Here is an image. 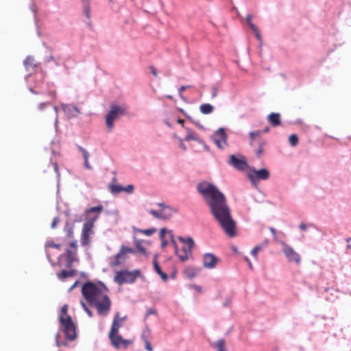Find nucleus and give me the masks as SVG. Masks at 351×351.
Returning <instances> with one entry per match:
<instances>
[{"instance_id":"nucleus-1","label":"nucleus","mask_w":351,"mask_h":351,"mask_svg":"<svg viewBox=\"0 0 351 351\" xmlns=\"http://www.w3.org/2000/svg\"><path fill=\"white\" fill-rule=\"evenodd\" d=\"M199 193L210 207V213L224 233L229 237L236 236V223L225 196L214 185L203 182L197 185Z\"/></svg>"},{"instance_id":"nucleus-2","label":"nucleus","mask_w":351,"mask_h":351,"mask_svg":"<svg viewBox=\"0 0 351 351\" xmlns=\"http://www.w3.org/2000/svg\"><path fill=\"white\" fill-rule=\"evenodd\" d=\"M81 291L88 304L96 308L99 315L105 317L108 315L112 302L104 285L88 281L83 285Z\"/></svg>"},{"instance_id":"nucleus-3","label":"nucleus","mask_w":351,"mask_h":351,"mask_svg":"<svg viewBox=\"0 0 351 351\" xmlns=\"http://www.w3.org/2000/svg\"><path fill=\"white\" fill-rule=\"evenodd\" d=\"M68 305L64 304L61 308V315L59 320L62 330L65 334L66 339L72 341L76 337V328L71 316L67 315Z\"/></svg>"},{"instance_id":"nucleus-4","label":"nucleus","mask_w":351,"mask_h":351,"mask_svg":"<svg viewBox=\"0 0 351 351\" xmlns=\"http://www.w3.org/2000/svg\"><path fill=\"white\" fill-rule=\"evenodd\" d=\"M140 270L135 269L130 271L127 269H122L115 273L114 276V281L119 285H122L125 283L132 284L134 283L136 278L141 277Z\"/></svg>"},{"instance_id":"nucleus-5","label":"nucleus","mask_w":351,"mask_h":351,"mask_svg":"<svg viewBox=\"0 0 351 351\" xmlns=\"http://www.w3.org/2000/svg\"><path fill=\"white\" fill-rule=\"evenodd\" d=\"M168 233L169 234V236L171 237V241L175 248L176 253L179 256L180 259L182 261H186V260H188L189 254L191 253V250L194 245V241L192 239V238H188L187 239H184L182 237H178L179 240L185 244V245H184L182 247L183 254H178V245L173 238V232L171 230H169Z\"/></svg>"},{"instance_id":"nucleus-6","label":"nucleus","mask_w":351,"mask_h":351,"mask_svg":"<svg viewBox=\"0 0 351 351\" xmlns=\"http://www.w3.org/2000/svg\"><path fill=\"white\" fill-rule=\"evenodd\" d=\"M124 113V108L117 105H112L110 110L106 116V123L109 130L114 128V121Z\"/></svg>"},{"instance_id":"nucleus-7","label":"nucleus","mask_w":351,"mask_h":351,"mask_svg":"<svg viewBox=\"0 0 351 351\" xmlns=\"http://www.w3.org/2000/svg\"><path fill=\"white\" fill-rule=\"evenodd\" d=\"M108 337L112 345L116 349H126L130 346L133 344V341L132 339H123V337L119 334V332L113 334L112 335L111 333H109Z\"/></svg>"},{"instance_id":"nucleus-8","label":"nucleus","mask_w":351,"mask_h":351,"mask_svg":"<svg viewBox=\"0 0 351 351\" xmlns=\"http://www.w3.org/2000/svg\"><path fill=\"white\" fill-rule=\"evenodd\" d=\"M247 176L251 182L256 183L260 180H267L270 176V173L265 168H263L258 170L253 168L250 170Z\"/></svg>"},{"instance_id":"nucleus-9","label":"nucleus","mask_w":351,"mask_h":351,"mask_svg":"<svg viewBox=\"0 0 351 351\" xmlns=\"http://www.w3.org/2000/svg\"><path fill=\"white\" fill-rule=\"evenodd\" d=\"M134 252L135 250L132 247L122 245L119 252L114 256V260L110 265L112 267L119 265L126 260L128 254H134Z\"/></svg>"},{"instance_id":"nucleus-10","label":"nucleus","mask_w":351,"mask_h":351,"mask_svg":"<svg viewBox=\"0 0 351 351\" xmlns=\"http://www.w3.org/2000/svg\"><path fill=\"white\" fill-rule=\"evenodd\" d=\"M97 220V217H89L88 222L85 223L82 229V245H87L90 242V234L92 230L94 222Z\"/></svg>"},{"instance_id":"nucleus-11","label":"nucleus","mask_w":351,"mask_h":351,"mask_svg":"<svg viewBox=\"0 0 351 351\" xmlns=\"http://www.w3.org/2000/svg\"><path fill=\"white\" fill-rule=\"evenodd\" d=\"M228 164L239 171H243L248 167V164L244 156H239L237 158L235 155L230 156Z\"/></svg>"},{"instance_id":"nucleus-12","label":"nucleus","mask_w":351,"mask_h":351,"mask_svg":"<svg viewBox=\"0 0 351 351\" xmlns=\"http://www.w3.org/2000/svg\"><path fill=\"white\" fill-rule=\"evenodd\" d=\"M282 251L290 262H294L297 265L300 263V256L289 245L285 242H281Z\"/></svg>"},{"instance_id":"nucleus-13","label":"nucleus","mask_w":351,"mask_h":351,"mask_svg":"<svg viewBox=\"0 0 351 351\" xmlns=\"http://www.w3.org/2000/svg\"><path fill=\"white\" fill-rule=\"evenodd\" d=\"M215 143L221 149H223L227 145V135L224 129H218L213 135Z\"/></svg>"},{"instance_id":"nucleus-14","label":"nucleus","mask_w":351,"mask_h":351,"mask_svg":"<svg viewBox=\"0 0 351 351\" xmlns=\"http://www.w3.org/2000/svg\"><path fill=\"white\" fill-rule=\"evenodd\" d=\"M218 258L213 254L207 253L204 256V266L208 269H213L218 263Z\"/></svg>"},{"instance_id":"nucleus-15","label":"nucleus","mask_w":351,"mask_h":351,"mask_svg":"<svg viewBox=\"0 0 351 351\" xmlns=\"http://www.w3.org/2000/svg\"><path fill=\"white\" fill-rule=\"evenodd\" d=\"M124 319V317H119V313H117L114 317L111 329L109 333H111L112 335L113 334L119 332V330L122 326Z\"/></svg>"},{"instance_id":"nucleus-16","label":"nucleus","mask_w":351,"mask_h":351,"mask_svg":"<svg viewBox=\"0 0 351 351\" xmlns=\"http://www.w3.org/2000/svg\"><path fill=\"white\" fill-rule=\"evenodd\" d=\"M76 255L77 251L75 250L67 249L66 250V263L64 265L66 267L70 268L72 267L73 263L77 261Z\"/></svg>"},{"instance_id":"nucleus-17","label":"nucleus","mask_w":351,"mask_h":351,"mask_svg":"<svg viewBox=\"0 0 351 351\" xmlns=\"http://www.w3.org/2000/svg\"><path fill=\"white\" fill-rule=\"evenodd\" d=\"M151 337V331L150 329L146 326L145 328L142 331L141 338L145 343V348L148 351H153V348L149 341Z\"/></svg>"},{"instance_id":"nucleus-18","label":"nucleus","mask_w":351,"mask_h":351,"mask_svg":"<svg viewBox=\"0 0 351 351\" xmlns=\"http://www.w3.org/2000/svg\"><path fill=\"white\" fill-rule=\"evenodd\" d=\"M157 205L162 208L160 211L164 219H169L173 215V213L176 211L172 207L165 205L163 203H158Z\"/></svg>"},{"instance_id":"nucleus-19","label":"nucleus","mask_w":351,"mask_h":351,"mask_svg":"<svg viewBox=\"0 0 351 351\" xmlns=\"http://www.w3.org/2000/svg\"><path fill=\"white\" fill-rule=\"evenodd\" d=\"M267 119L274 127L279 126L281 124L280 115L279 113L271 112L268 115Z\"/></svg>"},{"instance_id":"nucleus-20","label":"nucleus","mask_w":351,"mask_h":351,"mask_svg":"<svg viewBox=\"0 0 351 351\" xmlns=\"http://www.w3.org/2000/svg\"><path fill=\"white\" fill-rule=\"evenodd\" d=\"M77 271L74 269L66 271L65 269L62 270L60 273L57 274L58 279L64 280L69 277H73L75 276Z\"/></svg>"},{"instance_id":"nucleus-21","label":"nucleus","mask_w":351,"mask_h":351,"mask_svg":"<svg viewBox=\"0 0 351 351\" xmlns=\"http://www.w3.org/2000/svg\"><path fill=\"white\" fill-rule=\"evenodd\" d=\"M63 110L65 112L69 113L71 117H75L80 112L76 106L71 105H66L63 106Z\"/></svg>"},{"instance_id":"nucleus-22","label":"nucleus","mask_w":351,"mask_h":351,"mask_svg":"<svg viewBox=\"0 0 351 351\" xmlns=\"http://www.w3.org/2000/svg\"><path fill=\"white\" fill-rule=\"evenodd\" d=\"M26 69H34L36 66L35 59L32 56H27L24 60Z\"/></svg>"},{"instance_id":"nucleus-23","label":"nucleus","mask_w":351,"mask_h":351,"mask_svg":"<svg viewBox=\"0 0 351 351\" xmlns=\"http://www.w3.org/2000/svg\"><path fill=\"white\" fill-rule=\"evenodd\" d=\"M154 267L156 272L161 277L163 281L166 282L168 279V276L162 271L156 261H154Z\"/></svg>"},{"instance_id":"nucleus-24","label":"nucleus","mask_w":351,"mask_h":351,"mask_svg":"<svg viewBox=\"0 0 351 351\" xmlns=\"http://www.w3.org/2000/svg\"><path fill=\"white\" fill-rule=\"evenodd\" d=\"M213 110V106L209 104H203L199 106V110L204 114H210Z\"/></svg>"},{"instance_id":"nucleus-25","label":"nucleus","mask_w":351,"mask_h":351,"mask_svg":"<svg viewBox=\"0 0 351 351\" xmlns=\"http://www.w3.org/2000/svg\"><path fill=\"white\" fill-rule=\"evenodd\" d=\"M213 346L217 349V351H228L226 348V341L223 339L215 342Z\"/></svg>"},{"instance_id":"nucleus-26","label":"nucleus","mask_w":351,"mask_h":351,"mask_svg":"<svg viewBox=\"0 0 351 351\" xmlns=\"http://www.w3.org/2000/svg\"><path fill=\"white\" fill-rule=\"evenodd\" d=\"M103 210V206H97L95 207L90 208L89 210H87V215H90L91 213H95V215L93 217H97V219L99 217V214Z\"/></svg>"},{"instance_id":"nucleus-27","label":"nucleus","mask_w":351,"mask_h":351,"mask_svg":"<svg viewBox=\"0 0 351 351\" xmlns=\"http://www.w3.org/2000/svg\"><path fill=\"white\" fill-rule=\"evenodd\" d=\"M79 149L82 152V154H83V156H84V165L85 167L87 168V169H90V165L88 162V157H89V154L88 152L84 149L83 147L79 146Z\"/></svg>"},{"instance_id":"nucleus-28","label":"nucleus","mask_w":351,"mask_h":351,"mask_svg":"<svg viewBox=\"0 0 351 351\" xmlns=\"http://www.w3.org/2000/svg\"><path fill=\"white\" fill-rule=\"evenodd\" d=\"M186 135L185 136V141H189L191 140H194V141L198 140L197 137L196 136L195 133L193 130H191L189 128H186Z\"/></svg>"},{"instance_id":"nucleus-29","label":"nucleus","mask_w":351,"mask_h":351,"mask_svg":"<svg viewBox=\"0 0 351 351\" xmlns=\"http://www.w3.org/2000/svg\"><path fill=\"white\" fill-rule=\"evenodd\" d=\"M265 145V142L264 141L261 140L258 142V148L255 151V154L258 158H261L262 156Z\"/></svg>"},{"instance_id":"nucleus-30","label":"nucleus","mask_w":351,"mask_h":351,"mask_svg":"<svg viewBox=\"0 0 351 351\" xmlns=\"http://www.w3.org/2000/svg\"><path fill=\"white\" fill-rule=\"evenodd\" d=\"M84 1V13L88 19L90 17V5L88 0H82Z\"/></svg>"},{"instance_id":"nucleus-31","label":"nucleus","mask_w":351,"mask_h":351,"mask_svg":"<svg viewBox=\"0 0 351 351\" xmlns=\"http://www.w3.org/2000/svg\"><path fill=\"white\" fill-rule=\"evenodd\" d=\"M109 189L112 193L117 194L123 191V187L117 184H110Z\"/></svg>"},{"instance_id":"nucleus-32","label":"nucleus","mask_w":351,"mask_h":351,"mask_svg":"<svg viewBox=\"0 0 351 351\" xmlns=\"http://www.w3.org/2000/svg\"><path fill=\"white\" fill-rule=\"evenodd\" d=\"M267 242H265V244H263V245H256V247H254L252 249V252H251L252 255L254 257L256 258V257H257V254H258V252H260L261 250H262L263 249V247H264L265 246H266V245H267Z\"/></svg>"},{"instance_id":"nucleus-33","label":"nucleus","mask_w":351,"mask_h":351,"mask_svg":"<svg viewBox=\"0 0 351 351\" xmlns=\"http://www.w3.org/2000/svg\"><path fill=\"white\" fill-rule=\"evenodd\" d=\"M289 142L292 147H295L298 143V137L296 134H293L289 138Z\"/></svg>"},{"instance_id":"nucleus-34","label":"nucleus","mask_w":351,"mask_h":351,"mask_svg":"<svg viewBox=\"0 0 351 351\" xmlns=\"http://www.w3.org/2000/svg\"><path fill=\"white\" fill-rule=\"evenodd\" d=\"M134 244H135V246L137 249V250L143 254H146V249L145 247L143 246L142 243H141V241H138L136 240L135 242H134Z\"/></svg>"},{"instance_id":"nucleus-35","label":"nucleus","mask_w":351,"mask_h":351,"mask_svg":"<svg viewBox=\"0 0 351 351\" xmlns=\"http://www.w3.org/2000/svg\"><path fill=\"white\" fill-rule=\"evenodd\" d=\"M149 213L155 218L159 219H164L162 215H161V211H157L155 210H149Z\"/></svg>"},{"instance_id":"nucleus-36","label":"nucleus","mask_w":351,"mask_h":351,"mask_svg":"<svg viewBox=\"0 0 351 351\" xmlns=\"http://www.w3.org/2000/svg\"><path fill=\"white\" fill-rule=\"evenodd\" d=\"M45 246V248L53 247V248H56V249H58V250L60 249V244H56L52 241H47Z\"/></svg>"},{"instance_id":"nucleus-37","label":"nucleus","mask_w":351,"mask_h":351,"mask_svg":"<svg viewBox=\"0 0 351 351\" xmlns=\"http://www.w3.org/2000/svg\"><path fill=\"white\" fill-rule=\"evenodd\" d=\"M185 274L190 278H192L195 276V271L193 268H186L185 269Z\"/></svg>"},{"instance_id":"nucleus-38","label":"nucleus","mask_w":351,"mask_h":351,"mask_svg":"<svg viewBox=\"0 0 351 351\" xmlns=\"http://www.w3.org/2000/svg\"><path fill=\"white\" fill-rule=\"evenodd\" d=\"M80 304H81L82 308H84V310L85 311V312L87 313V315L90 317H93V312L87 307L86 304L83 301H81Z\"/></svg>"},{"instance_id":"nucleus-39","label":"nucleus","mask_w":351,"mask_h":351,"mask_svg":"<svg viewBox=\"0 0 351 351\" xmlns=\"http://www.w3.org/2000/svg\"><path fill=\"white\" fill-rule=\"evenodd\" d=\"M246 21L252 30H256V26L252 22L251 15H247L246 17Z\"/></svg>"},{"instance_id":"nucleus-40","label":"nucleus","mask_w":351,"mask_h":351,"mask_svg":"<svg viewBox=\"0 0 351 351\" xmlns=\"http://www.w3.org/2000/svg\"><path fill=\"white\" fill-rule=\"evenodd\" d=\"M141 232L147 236H151L152 234H154L156 232V229L155 228L146 229V230H141Z\"/></svg>"},{"instance_id":"nucleus-41","label":"nucleus","mask_w":351,"mask_h":351,"mask_svg":"<svg viewBox=\"0 0 351 351\" xmlns=\"http://www.w3.org/2000/svg\"><path fill=\"white\" fill-rule=\"evenodd\" d=\"M134 191V186L132 184L128 185L126 187H123V191L128 193H132Z\"/></svg>"},{"instance_id":"nucleus-42","label":"nucleus","mask_w":351,"mask_h":351,"mask_svg":"<svg viewBox=\"0 0 351 351\" xmlns=\"http://www.w3.org/2000/svg\"><path fill=\"white\" fill-rule=\"evenodd\" d=\"M50 105H51V103L49 101H45V102L40 103L38 105V108L39 110H43L45 108H46L47 106H49Z\"/></svg>"},{"instance_id":"nucleus-43","label":"nucleus","mask_w":351,"mask_h":351,"mask_svg":"<svg viewBox=\"0 0 351 351\" xmlns=\"http://www.w3.org/2000/svg\"><path fill=\"white\" fill-rule=\"evenodd\" d=\"M260 131L251 132L250 136L252 140H254L256 137L260 136Z\"/></svg>"},{"instance_id":"nucleus-44","label":"nucleus","mask_w":351,"mask_h":351,"mask_svg":"<svg viewBox=\"0 0 351 351\" xmlns=\"http://www.w3.org/2000/svg\"><path fill=\"white\" fill-rule=\"evenodd\" d=\"M155 313H156V311L154 309H153V308H147V311H146V313H145V319H147V317L149 315H152V314H155Z\"/></svg>"},{"instance_id":"nucleus-45","label":"nucleus","mask_w":351,"mask_h":351,"mask_svg":"<svg viewBox=\"0 0 351 351\" xmlns=\"http://www.w3.org/2000/svg\"><path fill=\"white\" fill-rule=\"evenodd\" d=\"M167 232V230L166 228H163L160 231V238L161 240H163V238L165 237V234Z\"/></svg>"},{"instance_id":"nucleus-46","label":"nucleus","mask_w":351,"mask_h":351,"mask_svg":"<svg viewBox=\"0 0 351 351\" xmlns=\"http://www.w3.org/2000/svg\"><path fill=\"white\" fill-rule=\"evenodd\" d=\"M69 246L71 247V250H75L77 251V241H73L69 243Z\"/></svg>"},{"instance_id":"nucleus-47","label":"nucleus","mask_w":351,"mask_h":351,"mask_svg":"<svg viewBox=\"0 0 351 351\" xmlns=\"http://www.w3.org/2000/svg\"><path fill=\"white\" fill-rule=\"evenodd\" d=\"M252 31L254 32V34H255V35H256V38H257L258 40H260V41H261V34H260V32H259L258 28L256 27V30H252Z\"/></svg>"},{"instance_id":"nucleus-48","label":"nucleus","mask_w":351,"mask_h":351,"mask_svg":"<svg viewBox=\"0 0 351 351\" xmlns=\"http://www.w3.org/2000/svg\"><path fill=\"white\" fill-rule=\"evenodd\" d=\"M149 69L151 71V73L155 76V77H157L158 76V74H157V71L156 69V68L154 66H149Z\"/></svg>"},{"instance_id":"nucleus-49","label":"nucleus","mask_w":351,"mask_h":351,"mask_svg":"<svg viewBox=\"0 0 351 351\" xmlns=\"http://www.w3.org/2000/svg\"><path fill=\"white\" fill-rule=\"evenodd\" d=\"M189 86H182L180 87L178 91H179V95L180 97H182V92L184 91Z\"/></svg>"},{"instance_id":"nucleus-50","label":"nucleus","mask_w":351,"mask_h":351,"mask_svg":"<svg viewBox=\"0 0 351 351\" xmlns=\"http://www.w3.org/2000/svg\"><path fill=\"white\" fill-rule=\"evenodd\" d=\"M59 222V219L56 217L53 219L52 223H51V228H55L56 226V224Z\"/></svg>"},{"instance_id":"nucleus-51","label":"nucleus","mask_w":351,"mask_h":351,"mask_svg":"<svg viewBox=\"0 0 351 351\" xmlns=\"http://www.w3.org/2000/svg\"><path fill=\"white\" fill-rule=\"evenodd\" d=\"M48 95L51 98V99H54L56 97V92L55 90H50L49 93H48Z\"/></svg>"},{"instance_id":"nucleus-52","label":"nucleus","mask_w":351,"mask_h":351,"mask_svg":"<svg viewBox=\"0 0 351 351\" xmlns=\"http://www.w3.org/2000/svg\"><path fill=\"white\" fill-rule=\"evenodd\" d=\"M212 97L214 98L215 97H217V89L216 88H213L212 89Z\"/></svg>"},{"instance_id":"nucleus-53","label":"nucleus","mask_w":351,"mask_h":351,"mask_svg":"<svg viewBox=\"0 0 351 351\" xmlns=\"http://www.w3.org/2000/svg\"><path fill=\"white\" fill-rule=\"evenodd\" d=\"M161 241H162L161 246L162 248H164L167 245L168 242L165 238H163V240H161Z\"/></svg>"},{"instance_id":"nucleus-54","label":"nucleus","mask_w":351,"mask_h":351,"mask_svg":"<svg viewBox=\"0 0 351 351\" xmlns=\"http://www.w3.org/2000/svg\"><path fill=\"white\" fill-rule=\"evenodd\" d=\"M300 228L302 230H304H304H306L307 226H306V225L305 223H300Z\"/></svg>"},{"instance_id":"nucleus-55","label":"nucleus","mask_w":351,"mask_h":351,"mask_svg":"<svg viewBox=\"0 0 351 351\" xmlns=\"http://www.w3.org/2000/svg\"><path fill=\"white\" fill-rule=\"evenodd\" d=\"M179 124L182 125V127H184V121L183 119H178L177 121Z\"/></svg>"},{"instance_id":"nucleus-56","label":"nucleus","mask_w":351,"mask_h":351,"mask_svg":"<svg viewBox=\"0 0 351 351\" xmlns=\"http://www.w3.org/2000/svg\"><path fill=\"white\" fill-rule=\"evenodd\" d=\"M245 260L248 263L250 269H252V265L248 258H245Z\"/></svg>"},{"instance_id":"nucleus-57","label":"nucleus","mask_w":351,"mask_h":351,"mask_svg":"<svg viewBox=\"0 0 351 351\" xmlns=\"http://www.w3.org/2000/svg\"><path fill=\"white\" fill-rule=\"evenodd\" d=\"M77 283H78V281H76V282H75V283H74V284L71 287V288L69 289V290L71 291V290H72L73 289H74V288L77 286Z\"/></svg>"},{"instance_id":"nucleus-58","label":"nucleus","mask_w":351,"mask_h":351,"mask_svg":"<svg viewBox=\"0 0 351 351\" xmlns=\"http://www.w3.org/2000/svg\"><path fill=\"white\" fill-rule=\"evenodd\" d=\"M52 60H53V57L52 56H50L47 58V62L52 61Z\"/></svg>"},{"instance_id":"nucleus-59","label":"nucleus","mask_w":351,"mask_h":351,"mask_svg":"<svg viewBox=\"0 0 351 351\" xmlns=\"http://www.w3.org/2000/svg\"><path fill=\"white\" fill-rule=\"evenodd\" d=\"M269 230L273 234H276V230L274 228H270Z\"/></svg>"},{"instance_id":"nucleus-60","label":"nucleus","mask_w":351,"mask_h":351,"mask_svg":"<svg viewBox=\"0 0 351 351\" xmlns=\"http://www.w3.org/2000/svg\"><path fill=\"white\" fill-rule=\"evenodd\" d=\"M180 145H181V147H183L184 149H185V147H184L182 140L180 141Z\"/></svg>"},{"instance_id":"nucleus-61","label":"nucleus","mask_w":351,"mask_h":351,"mask_svg":"<svg viewBox=\"0 0 351 351\" xmlns=\"http://www.w3.org/2000/svg\"><path fill=\"white\" fill-rule=\"evenodd\" d=\"M53 109H54V110H55V112H58V108H57V106H53Z\"/></svg>"},{"instance_id":"nucleus-62","label":"nucleus","mask_w":351,"mask_h":351,"mask_svg":"<svg viewBox=\"0 0 351 351\" xmlns=\"http://www.w3.org/2000/svg\"><path fill=\"white\" fill-rule=\"evenodd\" d=\"M269 128H266L265 130H264V132H267L269 131Z\"/></svg>"},{"instance_id":"nucleus-63","label":"nucleus","mask_w":351,"mask_h":351,"mask_svg":"<svg viewBox=\"0 0 351 351\" xmlns=\"http://www.w3.org/2000/svg\"><path fill=\"white\" fill-rule=\"evenodd\" d=\"M347 247H348V249H351V244H348Z\"/></svg>"},{"instance_id":"nucleus-64","label":"nucleus","mask_w":351,"mask_h":351,"mask_svg":"<svg viewBox=\"0 0 351 351\" xmlns=\"http://www.w3.org/2000/svg\"><path fill=\"white\" fill-rule=\"evenodd\" d=\"M350 241H351V238H348V239H346V241H347L348 243H349Z\"/></svg>"}]
</instances>
